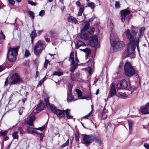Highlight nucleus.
Wrapping results in <instances>:
<instances>
[{"label": "nucleus", "instance_id": "24", "mask_svg": "<svg viewBox=\"0 0 149 149\" xmlns=\"http://www.w3.org/2000/svg\"><path fill=\"white\" fill-rule=\"evenodd\" d=\"M47 108L49 109L51 111L54 113V111L56 110V107L52 104H49L46 106Z\"/></svg>", "mask_w": 149, "mask_h": 149}, {"label": "nucleus", "instance_id": "21", "mask_svg": "<svg viewBox=\"0 0 149 149\" xmlns=\"http://www.w3.org/2000/svg\"><path fill=\"white\" fill-rule=\"evenodd\" d=\"M81 38L82 39H84L86 40L88 39L89 36L88 34L86 33L85 31H82L81 33Z\"/></svg>", "mask_w": 149, "mask_h": 149}, {"label": "nucleus", "instance_id": "33", "mask_svg": "<svg viewBox=\"0 0 149 149\" xmlns=\"http://www.w3.org/2000/svg\"><path fill=\"white\" fill-rule=\"evenodd\" d=\"M95 31V28L93 27H90L88 30V32L90 34H93Z\"/></svg>", "mask_w": 149, "mask_h": 149}, {"label": "nucleus", "instance_id": "11", "mask_svg": "<svg viewBox=\"0 0 149 149\" xmlns=\"http://www.w3.org/2000/svg\"><path fill=\"white\" fill-rule=\"evenodd\" d=\"M98 44V38L95 35L90 38V44L92 47L96 46Z\"/></svg>", "mask_w": 149, "mask_h": 149}, {"label": "nucleus", "instance_id": "28", "mask_svg": "<svg viewBox=\"0 0 149 149\" xmlns=\"http://www.w3.org/2000/svg\"><path fill=\"white\" fill-rule=\"evenodd\" d=\"M90 26V24L87 22L86 24L82 29V31H85L89 29L88 28Z\"/></svg>", "mask_w": 149, "mask_h": 149}, {"label": "nucleus", "instance_id": "51", "mask_svg": "<svg viewBox=\"0 0 149 149\" xmlns=\"http://www.w3.org/2000/svg\"><path fill=\"white\" fill-rule=\"evenodd\" d=\"M79 136L78 134H75V139L76 141H78L79 140Z\"/></svg>", "mask_w": 149, "mask_h": 149}, {"label": "nucleus", "instance_id": "61", "mask_svg": "<svg viewBox=\"0 0 149 149\" xmlns=\"http://www.w3.org/2000/svg\"><path fill=\"white\" fill-rule=\"evenodd\" d=\"M120 95L122 96H123L124 97H127V95H126V94L125 93H120Z\"/></svg>", "mask_w": 149, "mask_h": 149}, {"label": "nucleus", "instance_id": "52", "mask_svg": "<svg viewBox=\"0 0 149 149\" xmlns=\"http://www.w3.org/2000/svg\"><path fill=\"white\" fill-rule=\"evenodd\" d=\"M45 14V11L44 10H41L39 13V16H42Z\"/></svg>", "mask_w": 149, "mask_h": 149}, {"label": "nucleus", "instance_id": "9", "mask_svg": "<svg viewBox=\"0 0 149 149\" xmlns=\"http://www.w3.org/2000/svg\"><path fill=\"white\" fill-rule=\"evenodd\" d=\"M35 119V114H31L28 117L25 119V122L27 125L33 126V123Z\"/></svg>", "mask_w": 149, "mask_h": 149}, {"label": "nucleus", "instance_id": "26", "mask_svg": "<svg viewBox=\"0 0 149 149\" xmlns=\"http://www.w3.org/2000/svg\"><path fill=\"white\" fill-rule=\"evenodd\" d=\"M80 50L82 51L83 52L86 53V56L87 57H88V56L90 54L91 51L90 49L87 48H86L85 49H80Z\"/></svg>", "mask_w": 149, "mask_h": 149}, {"label": "nucleus", "instance_id": "12", "mask_svg": "<svg viewBox=\"0 0 149 149\" xmlns=\"http://www.w3.org/2000/svg\"><path fill=\"white\" fill-rule=\"evenodd\" d=\"M120 13L121 14V21L122 22H124L126 17L130 13V11L127 9H125L121 10Z\"/></svg>", "mask_w": 149, "mask_h": 149}, {"label": "nucleus", "instance_id": "49", "mask_svg": "<svg viewBox=\"0 0 149 149\" xmlns=\"http://www.w3.org/2000/svg\"><path fill=\"white\" fill-rule=\"evenodd\" d=\"M95 15L94 14L93 15L92 17L89 19V20L88 21V22H91L92 21L95 19Z\"/></svg>", "mask_w": 149, "mask_h": 149}, {"label": "nucleus", "instance_id": "64", "mask_svg": "<svg viewBox=\"0 0 149 149\" xmlns=\"http://www.w3.org/2000/svg\"><path fill=\"white\" fill-rule=\"evenodd\" d=\"M39 74V72L38 71H37L36 72V74L35 75L36 78H37V77L38 76Z\"/></svg>", "mask_w": 149, "mask_h": 149}, {"label": "nucleus", "instance_id": "48", "mask_svg": "<svg viewBox=\"0 0 149 149\" xmlns=\"http://www.w3.org/2000/svg\"><path fill=\"white\" fill-rule=\"evenodd\" d=\"M45 77L44 78L41 79L39 81L38 84L39 85L41 86L42 84L43 83L44 81L45 80Z\"/></svg>", "mask_w": 149, "mask_h": 149}, {"label": "nucleus", "instance_id": "39", "mask_svg": "<svg viewBox=\"0 0 149 149\" xmlns=\"http://www.w3.org/2000/svg\"><path fill=\"white\" fill-rule=\"evenodd\" d=\"M67 94L68 97L67 99L68 101L69 102V101H70L72 100V98L71 96V93H69L68 92Z\"/></svg>", "mask_w": 149, "mask_h": 149}, {"label": "nucleus", "instance_id": "14", "mask_svg": "<svg viewBox=\"0 0 149 149\" xmlns=\"http://www.w3.org/2000/svg\"><path fill=\"white\" fill-rule=\"evenodd\" d=\"M139 110L142 113L146 114H149V103L146 104L145 106L141 107Z\"/></svg>", "mask_w": 149, "mask_h": 149}, {"label": "nucleus", "instance_id": "34", "mask_svg": "<svg viewBox=\"0 0 149 149\" xmlns=\"http://www.w3.org/2000/svg\"><path fill=\"white\" fill-rule=\"evenodd\" d=\"M75 91L78 95V97H80L82 96V92L79 89H76Z\"/></svg>", "mask_w": 149, "mask_h": 149}, {"label": "nucleus", "instance_id": "8", "mask_svg": "<svg viewBox=\"0 0 149 149\" xmlns=\"http://www.w3.org/2000/svg\"><path fill=\"white\" fill-rule=\"evenodd\" d=\"M93 135H85L83 137L84 142L83 143L88 145L93 142Z\"/></svg>", "mask_w": 149, "mask_h": 149}, {"label": "nucleus", "instance_id": "4", "mask_svg": "<svg viewBox=\"0 0 149 149\" xmlns=\"http://www.w3.org/2000/svg\"><path fill=\"white\" fill-rule=\"evenodd\" d=\"M136 46V42H129L127 45V54L125 53L124 56L126 57L129 55L134 54V53L135 49Z\"/></svg>", "mask_w": 149, "mask_h": 149}, {"label": "nucleus", "instance_id": "27", "mask_svg": "<svg viewBox=\"0 0 149 149\" xmlns=\"http://www.w3.org/2000/svg\"><path fill=\"white\" fill-rule=\"evenodd\" d=\"M77 63H76L75 62L72 64H71V65H72V66L70 70L72 72H73L77 66Z\"/></svg>", "mask_w": 149, "mask_h": 149}, {"label": "nucleus", "instance_id": "50", "mask_svg": "<svg viewBox=\"0 0 149 149\" xmlns=\"http://www.w3.org/2000/svg\"><path fill=\"white\" fill-rule=\"evenodd\" d=\"M8 77H7L5 79V81L4 82V85L5 86H6L8 85Z\"/></svg>", "mask_w": 149, "mask_h": 149}, {"label": "nucleus", "instance_id": "58", "mask_svg": "<svg viewBox=\"0 0 149 149\" xmlns=\"http://www.w3.org/2000/svg\"><path fill=\"white\" fill-rule=\"evenodd\" d=\"M9 3L11 5H13L15 3L14 0H8Z\"/></svg>", "mask_w": 149, "mask_h": 149}, {"label": "nucleus", "instance_id": "38", "mask_svg": "<svg viewBox=\"0 0 149 149\" xmlns=\"http://www.w3.org/2000/svg\"><path fill=\"white\" fill-rule=\"evenodd\" d=\"M37 36V34L35 30H34L32 31L30 35L31 38H35Z\"/></svg>", "mask_w": 149, "mask_h": 149}, {"label": "nucleus", "instance_id": "47", "mask_svg": "<svg viewBox=\"0 0 149 149\" xmlns=\"http://www.w3.org/2000/svg\"><path fill=\"white\" fill-rule=\"evenodd\" d=\"M30 54V53L28 50L26 49L25 51L24 54V56L26 57H27L29 56Z\"/></svg>", "mask_w": 149, "mask_h": 149}, {"label": "nucleus", "instance_id": "35", "mask_svg": "<svg viewBox=\"0 0 149 149\" xmlns=\"http://www.w3.org/2000/svg\"><path fill=\"white\" fill-rule=\"evenodd\" d=\"M63 72H61L55 71L53 73V75H57L58 76L63 75Z\"/></svg>", "mask_w": 149, "mask_h": 149}, {"label": "nucleus", "instance_id": "63", "mask_svg": "<svg viewBox=\"0 0 149 149\" xmlns=\"http://www.w3.org/2000/svg\"><path fill=\"white\" fill-rule=\"evenodd\" d=\"M76 75L77 77L79 78L80 76V73L79 72H78L76 73Z\"/></svg>", "mask_w": 149, "mask_h": 149}, {"label": "nucleus", "instance_id": "37", "mask_svg": "<svg viewBox=\"0 0 149 149\" xmlns=\"http://www.w3.org/2000/svg\"><path fill=\"white\" fill-rule=\"evenodd\" d=\"M130 87V89L131 91V92H132L136 90L137 89V88L136 87L134 86H130L129 85Z\"/></svg>", "mask_w": 149, "mask_h": 149}, {"label": "nucleus", "instance_id": "41", "mask_svg": "<svg viewBox=\"0 0 149 149\" xmlns=\"http://www.w3.org/2000/svg\"><path fill=\"white\" fill-rule=\"evenodd\" d=\"M69 142V139H68L67 140V141H66V142L65 143H64L61 146V147L63 148L66 147V146H68Z\"/></svg>", "mask_w": 149, "mask_h": 149}, {"label": "nucleus", "instance_id": "56", "mask_svg": "<svg viewBox=\"0 0 149 149\" xmlns=\"http://www.w3.org/2000/svg\"><path fill=\"white\" fill-rule=\"evenodd\" d=\"M6 68V67L4 66L0 65V72Z\"/></svg>", "mask_w": 149, "mask_h": 149}, {"label": "nucleus", "instance_id": "16", "mask_svg": "<svg viewBox=\"0 0 149 149\" xmlns=\"http://www.w3.org/2000/svg\"><path fill=\"white\" fill-rule=\"evenodd\" d=\"M109 93H110V97H112L114 96L116 93V91L115 85L113 83L110 85V88Z\"/></svg>", "mask_w": 149, "mask_h": 149}, {"label": "nucleus", "instance_id": "54", "mask_svg": "<svg viewBox=\"0 0 149 149\" xmlns=\"http://www.w3.org/2000/svg\"><path fill=\"white\" fill-rule=\"evenodd\" d=\"M92 110L88 115H86L85 116L83 117L84 118H87L88 117H89L91 116V115L92 114Z\"/></svg>", "mask_w": 149, "mask_h": 149}, {"label": "nucleus", "instance_id": "53", "mask_svg": "<svg viewBox=\"0 0 149 149\" xmlns=\"http://www.w3.org/2000/svg\"><path fill=\"white\" fill-rule=\"evenodd\" d=\"M143 146L146 149L149 148V143H145L143 144Z\"/></svg>", "mask_w": 149, "mask_h": 149}, {"label": "nucleus", "instance_id": "18", "mask_svg": "<svg viewBox=\"0 0 149 149\" xmlns=\"http://www.w3.org/2000/svg\"><path fill=\"white\" fill-rule=\"evenodd\" d=\"M93 142L95 141L97 143L101 145L102 143V142L100 137L97 135H93Z\"/></svg>", "mask_w": 149, "mask_h": 149}, {"label": "nucleus", "instance_id": "6", "mask_svg": "<svg viewBox=\"0 0 149 149\" xmlns=\"http://www.w3.org/2000/svg\"><path fill=\"white\" fill-rule=\"evenodd\" d=\"M22 81L19 74L15 73L13 74L10 79V82L12 84H18Z\"/></svg>", "mask_w": 149, "mask_h": 149}, {"label": "nucleus", "instance_id": "62", "mask_svg": "<svg viewBox=\"0 0 149 149\" xmlns=\"http://www.w3.org/2000/svg\"><path fill=\"white\" fill-rule=\"evenodd\" d=\"M115 6L116 8H119V3L117 2H116V4L115 5Z\"/></svg>", "mask_w": 149, "mask_h": 149}, {"label": "nucleus", "instance_id": "30", "mask_svg": "<svg viewBox=\"0 0 149 149\" xmlns=\"http://www.w3.org/2000/svg\"><path fill=\"white\" fill-rule=\"evenodd\" d=\"M38 136L40 137V141H41L42 140V138L44 136V134L43 133H39L38 132L36 131L35 133Z\"/></svg>", "mask_w": 149, "mask_h": 149}, {"label": "nucleus", "instance_id": "40", "mask_svg": "<svg viewBox=\"0 0 149 149\" xmlns=\"http://www.w3.org/2000/svg\"><path fill=\"white\" fill-rule=\"evenodd\" d=\"M18 132H14L12 134V136L13 139H17L18 138Z\"/></svg>", "mask_w": 149, "mask_h": 149}, {"label": "nucleus", "instance_id": "22", "mask_svg": "<svg viewBox=\"0 0 149 149\" xmlns=\"http://www.w3.org/2000/svg\"><path fill=\"white\" fill-rule=\"evenodd\" d=\"M69 60L70 61L71 64H72L75 62L74 61V53L73 52H71L70 53Z\"/></svg>", "mask_w": 149, "mask_h": 149}, {"label": "nucleus", "instance_id": "10", "mask_svg": "<svg viewBox=\"0 0 149 149\" xmlns=\"http://www.w3.org/2000/svg\"><path fill=\"white\" fill-rule=\"evenodd\" d=\"M128 86L127 81L125 79H122L117 85L118 88L126 89Z\"/></svg>", "mask_w": 149, "mask_h": 149}, {"label": "nucleus", "instance_id": "1", "mask_svg": "<svg viewBox=\"0 0 149 149\" xmlns=\"http://www.w3.org/2000/svg\"><path fill=\"white\" fill-rule=\"evenodd\" d=\"M145 28L143 27L139 29V32L137 35V32L133 29L130 30L129 29H125L124 33L126 35L127 38L130 42H136V46L138 52L139 51V43L141 36L143 34Z\"/></svg>", "mask_w": 149, "mask_h": 149}, {"label": "nucleus", "instance_id": "57", "mask_svg": "<svg viewBox=\"0 0 149 149\" xmlns=\"http://www.w3.org/2000/svg\"><path fill=\"white\" fill-rule=\"evenodd\" d=\"M28 3L29 4H31V5L32 6L36 5L35 4V3L34 2L30 0H29L28 1Z\"/></svg>", "mask_w": 149, "mask_h": 149}, {"label": "nucleus", "instance_id": "17", "mask_svg": "<svg viewBox=\"0 0 149 149\" xmlns=\"http://www.w3.org/2000/svg\"><path fill=\"white\" fill-rule=\"evenodd\" d=\"M110 39L111 45L113 44L114 42L118 40V37L115 33H111L110 35Z\"/></svg>", "mask_w": 149, "mask_h": 149}, {"label": "nucleus", "instance_id": "29", "mask_svg": "<svg viewBox=\"0 0 149 149\" xmlns=\"http://www.w3.org/2000/svg\"><path fill=\"white\" fill-rule=\"evenodd\" d=\"M128 123L129 129L130 130H132V127L133 126L134 123L131 120H128Z\"/></svg>", "mask_w": 149, "mask_h": 149}, {"label": "nucleus", "instance_id": "13", "mask_svg": "<svg viewBox=\"0 0 149 149\" xmlns=\"http://www.w3.org/2000/svg\"><path fill=\"white\" fill-rule=\"evenodd\" d=\"M46 126H43L41 127H39L38 128H34L32 127L29 126L27 127L26 130L27 133L28 134H32L33 133H35L36 131L35 129L36 130H39L41 131H42L45 129Z\"/></svg>", "mask_w": 149, "mask_h": 149}, {"label": "nucleus", "instance_id": "36", "mask_svg": "<svg viewBox=\"0 0 149 149\" xmlns=\"http://www.w3.org/2000/svg\"><path fill=\"white\" fill-rule=\"evenodd\" d=\"M17 128L19 132V133L21 135V136H22L23 135V134L25 133V132L23 130L21 127H19Z\"/></svg>", "mask_w": 149, "mask_h": 149}, {"label": "nucleus", "instance_id": "43", "mask_svg": "<svg viewBox=\"0 0 149 149\" xmlns=\"http://www.w3.org/2000/svg\"><path fill=\"white\" fill-rule=\"evenodd\" d=\"M49 61L47 59H45L44 64V67L46 68L48 64L49 63Z\"/></svg>", "mask_w": 149, "mask_h": 149}, {"label": "nucleus", "instance_id": "5", "mask_svg": "<svg viewBox=\"0 0 149 149\" xmlns=\"http://www.w3.org/2000/svg\"><path fill=\"white\" fill-rule=\"evenodd\" d=\"M43 49V44L41 42L40 40H39L36 44L34 49V52L35 54L38 56L41 53Z\"/></svg>", "mask_w": 149, "mask_h": 149}, {"label": "nucleus", "instance_id": "2", "mask_svg": "<svg viewBox=\"0 0 149 149\" xmlns=\"http://www.w3.org/2000/svg\"><path fill=\"white\" fill-rule=\"evenodd\" d=\"M19 46H14L12 48L10 47L8 51L7 58L10 62H13L16 60V55L18 53Z\"/></svg>", "mask_w": 149, "mask_h": 149}, {"label": "nucleus", "instance_id": "19", "mask_svg": "<svg viewBox=\"0 0 149 149\" xmlns=\"http://www.w3.org/2000/svg\"><path fill=\"white\" fill-rule=\"evenodd\" d=\"M65 113V114L67 118L68 119H72L73 118V116L70 114V110L69 109H67L64 110Z\"/></svg>", "mask_w": 149, "mask_h": 149}, {"label": "nucleus", "instance_id": "32", "mask_svg": "<svg viewBox=\"0 0 149 149\" xmlns=\"http://www.w3.org/2000/svg\"><path fill=\"white\" fill-rule=\"evenodd\" d=\"M44 100L46 102V106L49 104V97L46 95H45L44 96Z\"/></svg>", "mask_w": 149, "mask_h": 149}, {"label": "nucleus", "instance_id": "44", "mask_svg": "<svg viewBox=\"0 0 149 149\" xmlns=\"http://www.w3.org/2000/svg\"><path fill=\"white\" fill-rule=\"evenodd\" d=\"M29 14L30 15V16L33 19L34 18V13L33 12L31 11H30V10H29Z\"/></svg>", "mask_w": 149, "mask_h": 149}, {"label": "nucleus", "instance_id": "60", "mask_svg": "<svg viewBox=\"0 0 149 149\" xmlns=\"http://www.w3.org/2000/svg\"><path fill=\"white\" fill-rule=\"evenodd\" d=\"M80 4V3L79 1H77L76 2V5L78 7H80L81 8V6Z\"/></svg>", "mask_w": 149, "mask_h": 149}, {"label": "nucleus", "instance_id": "31", "mask_svg": "<svg viewBox=\"0 0 149 149\" xmlns=\"http://www.w3.org/2000/svg\"><path fill=\"white\" fill-rule=\"evenodd\" d=\"M84 10V7L83 6H81V8L79 10L78 13V16H81L82 15V13Z\"/></svg>", "mask_w": 149, "mask_h": 149}, {"label": "nucleus", "instance_id": "25", "mask_svg": "<svg viewBox=\"0 0 149 149\" xmlns=\"http://www.w3.org/2000/svg\"><path fill=\"white\" fill-rule=\"evenodd\" d=\"M85 43L80 40H79L75 46V48L78 49L81 46H85Z\"/></svg>", "mask_w": 149, "mask_h": 149}, {"label": "nucleus", "instance_id": "15", "mask_svg": "<svg viewBox=\"0 0 149 149\" xmlns=\"http://www.w3.org/2000/svg\"><path fill=\"white\" fill-rule=\"evenodd\" d=\"M64 113V110L63 111L58 109L54 111V113L56 114L59 118H64L65 116Z\"/></svg>", "mask_w": 149, "mask_h": 149}, {"label": "nucleus", "instance_id": "46", "mask_svg": "<svg viewBox=\"0 0 149 149\" xmlns=\"http://www.w3.org/2000/svg\"><path fill=\"white\" fill-rule=\"evenodd\" d=\"M8 132V131L7 130L4 131L3 132H1L0 134L2 136H5Z\"/></svg>", "mask_w": 149, "mask_h": 149}, {"label": "nucleus", "instance_id": "7", "mask_svg": "<svg viewBox=\"0 0 149 149\" xmlns=\"http://www.w3.org/2000/svg\"><path fill=\"white\" fill-rule=\"evenodd\" d=\"M111 45L113 48L114 51L115 52L121 50L124 46L123 42L118 41V40L114 42L113 44Z\"/></svg>", "mask_w": 149, "mask_h": 149}, {"label": "nucleus", "instance_id": "3", "mask_svg": "<svg viewBox=\"0 0 149 149\" xmlns=\"http://www.w3.org/2000/svg\"><path fill=\"white\" fill-rule=\"evenodd\" d=\"M125 75L128 77H131L135 74V70L131 64L128 62H127L124 66Z\"/></svg>", "mask_w": 149, "mask_h": 149}, {"label": "nucleus", "instance_id": "59", "mask_svg": "<svg viewBox=\"0 0 149 149\" xmlns=\"http://www.w3.org/2000/svg\"><path fill=\"white\" fill-rule=\"evenodd\" d=\"M71 79L72 81L75 80V77L73 75V74H71L70 75Z\"/></svg>", "mask_w": 149, "mask_h": 149}, {"label": "nucleus", "instance_id": "23", "mask_svg": "<svg viewBox=\"0 0 149 149\" xmlns=\"http://www.w3.org/2000/svg\"><path fill=\"white\" fill-rule=\"evenodd\" d=\"M44 107V104L42 102H40L37 105L36 108V110L37 111H40L43 109Z\"/></svg>", "mask_w": 149, "mask_h": 149}, {"label": "nucleus", "instance_id": "42", "mask_svg": "<svg viewBox=\"0 0 149 149\" xmlns=\"http://www.w3.org/2000/svg\"><path fill=\"white\" fill-rule=\"evenodd\" d=\"M88 6L91 8L92 9H93L94 8L95 6L94 3L93 2H89L88 3Z\"/></svg>", "mask_w": 149, "mask_h": 149}, {"label": "nucleus", "instance_id": "20", "mask_svg": "<svg viewBox=\"0 0 149 149\" xmlns=\"http://www.w3.org/2000/svg\"><path fill=\"white\" fill-rule=\"evenodd\" d=\"M68 21L69 22H71L74 24H78V21L76 19L72 16H70L68 18Z\"/></svg>", "mask_w": 149, "mask_h": 149}, {"label": "nucleus", "instance_id": "45", "mask_svg": "<svg viewBox=\"0 0 149 149\" xmlns=\"http://www.w3.org/2000/svg\"><path fill=\"white\" fill-rule=\"evenodd\" d=\"M68 88L69 91V93H71L72 91V86L71 84L70 83H68Z\"/></svg>", "mask_w": 149, "mask_h": 149}, {"label": "nucleus", "instance_id": "55", "mask_svg": "<svg viewBox=\"0 0 149 149\" xmlns=\"http://www.w3.org/2000/svg\"><path fill=\"white\" fill-rule=\"evenodd\" d=\"M107 117V115L106 113H102V118L103 119H106Z\"/></svg>", "mask_w": 149, "mask_h": 149}]
</instances>
